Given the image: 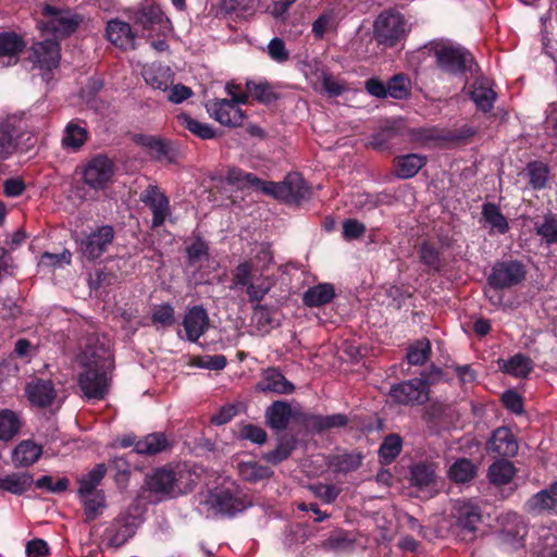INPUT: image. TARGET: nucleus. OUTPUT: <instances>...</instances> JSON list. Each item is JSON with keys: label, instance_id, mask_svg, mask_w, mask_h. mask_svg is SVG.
Returning <instances> with one entry per match:
<instances>
[{"label": "nucleus", "instance_id": "obj_1", "mask_svg": "<svg viewBox=\"0 0 557 557\" xmlns=\"http://www.w3.org/2000/svg\"><path fill=\"white\" fill-rule=\"evenodd\" d=\"M233 84L226 85V90L231 95V99L213 100L207 104V110L214 120L220 124L231 127L240 126L244 122V111L237 106L238 103H247V94H234L232 88Z\"/></svg>", "mask_w": 557, "mask_h": 557}, {"label": "nucleus", "instance_id": "obj_2", "mask_svg": "<svg viewBox=\"0 0 557 557\" xmlns=\"http://www.w3.org/2000/svg\"><path fill=\"white\" fill-rule=\"evenodd\" d=\"M186 474L183 467L166 465L148 474L146 484L150 492L172 497L184 492L183 480Z\"/></svg>", "mask_w": 557, "mask_h": 557}, {"label": "nucleus", "instance_id": "obj_3", "mask_svg": "<svg viewBox=\"0 0 557 557\" xmlns=\"http://www.w3.org/2000/svg\"><path fill=\"white\" fill-rule=\"evenodd\" d=\"M437 66L451 75L472 72L475 64L473 55L460 46L443 45L434 50Z\"/></svg>", "mask_w": 557, "mask_h": 557}, {"label": "nucleus", "instance_id": "obj_4", "mask_svg": "<svg viewBox=\"0 0 557 557\" xmlns=\"http://www.w3.org/2000/svg\"><path fill=\"white\" fill-rule=\"evenodd\" d=\"M79 362L82 367L114 369L110 339L106 335H88L79 355Z\"/></svg>", "mask_w": 557, "mask_h": 557}, {"label": "nucleus", "instance_id": "obj_5", "mask_svg": "<svg viewBox=\"0 0 557 557\" xmlns=\"http://www.w3.org/2000/svg\"><path fill=\"white\" fill-rule=\"evenodd\" d=\"M406 34V21L399 13L383 12L374 22L373 36L379 45L392 48Z\"/></svg>", "mask_w": 557, "mask_h": 557}, {"label": "nucleus", "instance_id": "obj_6", "mask_svg": "<svg viewBox=\"0 0 557 557\" xmlns=\"http://www.w3.org/2000/svg\"><path fill=\"white\" fill-rule=\"evenodd\" d=\"M83 368L85 370L78 376V386L84 396L88 399H103L109 392L114 369Z\"/></svg>", "mask_w": 557, "mask_h": 557}, {"label": "nucleus", "instance_id": "obj_7", "mask_svg": "<svg viewBox=\"0 0 557 557\" xmlns=\"http://www.w3.org/2000/svg\"><path fill=\"white\" fill-rule=\"evenodd\" d=\"M429 380L421 374V377H414L392 385L389 396L392 399L405 406L422 405L429 399Z\"/></svg>", "mask_w": 557, "mask_h": 557}, {"label": "nucleus", "instance_id": "obj_8", "mask_svg": "<svg viewBox=\"0 0 557 557\" xmlns=\"http://www.w3.org/2000/svg\"><path fill=\"white\" fill-rule=\"evenodd\" d=\"M136 26H140L144 32L157 35H165L172 30V24L159 5H144L135 10L131 16Z\"/></svg>", "mask_w": 557, "mask_h": 557}, {"label": "nucleus", "instance_id": "obj_9", "mask_svg": "<svg viewBox=\"0 0 557 557\" xmlns=\"http://www.w3.org/2000/svg\"><path fill=\"white\" fill-rule=\"evenodd\" d=\"M525 274V268L520 261H500L492 268L487 282L494 289H505L521 283Z\"/></svg>", "mask_w": 557, "mask_h": 557}, {"label": "nucleus", "instance_id": "obj_10", "mask_svg": "<svg viewBox=\"0 0 557 557\" xmlns=\"http://www.w3.org/2000/svg\"><path fill=\"white\" fill-rule=\"evenodd\" d=\"M114 174L113 162L103 154L90 159L83 170L84 183L95 190L104 189Z\"/></svg>", "mask_w": 557, "mask_h": 557}, {"label": "nucleus", "instance_id": "obj_11", "mask_svg": "<svg viewBox=\"0 0 557 557\" xmlns=\"http://www.w3.org/2000/svg\"><path fill=\"white\" fill-rule=\"evenodd\" d=\"M114 236L115 232L111 225H101L81 239L79 252L87 260H96L108 250Z\"/></svg>", "mask_w": 557, "mask_h": 557}, {"label": "nucleus", "instance_id": "obj_12", "mask_svg": "<svg viewBox=\"0 0 557 557\" xmlns=\"http://www.w3.org/2000/svg\"><path fill=\"white\" fill-rule=\"evenodd\" d=\"M42 15L48 18L46 29L58 36H67L75 32L82 18L70 10L59 9L51 4L42 7Z\"/></svg>", "mask_w": 557, "mask_h": 557}, {"label": "nucleus", "instance_id": "obj_13", "mask_svg": "<svg viewBox=\"0 0 557 557\" xmlns=\"http://www.w3.org/2000/svg\"><path fill=\"white\" fill-rule=\"evenodd\" d=\"M140 201L152 212L151 227L162 226L170 214V200L156 185H148L140 194Z\"/></svg>", "mask_w": 557, "mask_h": 557}, {"label": "nucleus", "instance_id": "obj_14", "mask_svg": "<svg viewBox=\"0 0 557 557\" xmlns=\"http://www.w3.org/2000/svg\"><path fill=\"white\" fill-rule=\"evenodd\" d=\"M518 450L517 438L511 430L506 426L497 428L486 443V451L493 457H515Z\"/></svg>", "mask_w": 557, "mask_h": 557}, {"label": "nucleus", "instance_id": "obj_15", "mask_svg": "<svg viewBox=\"0 0 557 557\" xmlns=\"http://www.w3.org/2000/svg\"><path fill=\"white\" fill-rule=\"evenodd\" d=\"M210 319L207 310L202 306L191 307L185 314L183 326L187 339L196 343L209 329Z\"/></svg>", "mask_w": 557, "mask_h": 557}, {"label": "nucleus", "instance_id": "obj_16", "mask_svg": "<svg viewBox=\"0 0 557 557\" xmlns=\"http://www.w3.org/2000/svg\"><path fill=\"white\" fill-rule=\"evenodd\" d=\"M33 62L40 69L52 70L60 62V45L55 40L35 42L32 47Z\"/></svg>", "mask_w": 557, "mask_h": 557}, {"label": "nucleus", "instance_id": "obj_17", "mask_svg": "<svg viewBox=\"0 0 557 557\" xmlns=\"http://www.w3.org/2000/svg\"><path fill=\"white\" fill-rule=\"evenodd\" d=\"M25 393L28 400L40 408L52 405L55 399V389L51 380L34 379L27 383Z\"/></svg>", "mask_w": 557, "mask_h": 557}, {"label": "nucleus", "instance_id": "obj_18", "mask_svg": "<svg viewBox=\"0 0 557 557\" xmlns=\"http://www.w3.org/2000/svg\"><path fill=\"white\" fill-rule=\"evenodd\" d=\"M106 35L109 41L121 49H135V34L126 22L119 18L109 21Z\"/></svg>", "mask_w": 557, "mask_h": 557}, {"label": "nucleus", "instance_id": "obj_19", "mask_svg": "<svg viewBox=\"0 0 557 557\" xmlns=\"http://www.w3.org/2000/svg\"><path fill=\"white\" fill-rule=\"evenodd\" d=\"M25 48L23 38L12 32H4L0 34V64L9 66L15 64L20 58L21 52Z\"/></svg>", "mask_w": 557, "mask_h": 557}, {"label": "nucleus", "instance_id": "obj_20", "mask_svg": "<svg viewBox=\"0 0 557 557\" xmlns=\"http://www.w3.org/2000/svg\"><path fill=\"white\" fill-rule=\"evenodd\" d=\"M557 504V481L553 482L531 498L524 505L525 511L532 515H541L545 511H553Z\"/></svg>", "mask_w": 557, "mask_h": 557}, {"label": "nucleus", "instance_id": "obj_21", "mask_svg": "<svg viewBox=\"0 0 557 557\" xmlns=\"http://www.w3.org/2000/svg\"><path fill=\"white\" fill-rule=\"evenodd\" d=\"M42 455V447L30 440L20 442L11 453L15 468H28L36 463Z\"/></svg>", "mask_w": 557, "mask_h": 557}, {"label": "nucleus", "instance_id": "obj_22", "mask_svg": "<svg viewBox=\"0 0 557 557\" xmlns=\"http://www.w3.org/2000/svg\"><path fill=\"white\" fill-rule=\"evenodd\" d=\"M454 517L458 527L468 532H474L482 522L480 508L470 502H457L454 507Z\"/></svg>", "mask_w": 557, "mask_h": 557}, {"label": "nucleus", "instance_id": "obj_23", "mask_svg": "<svg viewBox=\"0 0 557 557\" xmlns=\"http://www.w3.org/2000/svg\"><path fill=\"white\" fill-rule=\"evenodd\" d=\"M257 389L275 394H292L295 386L275 368H270L263 372L261 381L257 384Z\"/></svg>", "mask_w": 557, "mask_h": 557}, {"label": "nucleus", "instance_id": "obj_24", "mask_svg": "<svg viewBox=\"0 0 557 557\" xmlns=\"http://www.w3.org/2000/svg\"><path fill=\"white\" fill-rule=\"evenodd\" d=\"M143 77L149 86L161 91H168L174 82V73L171 67L156 63L144 69Z\"/></svg>", "mask_w": 557, "mask_h": 557}, {"label": "nucleus", "instance_id": "obj_25", "mask_svg": "<svg viewBox=\"0 0 557 557\" xmlns=\"http://www.w3.org/2000/svg\"><path fill=\"white\" fill-rule=\"evenodd\" d=\"M285 196L284 202L299 205L310 197V187L299 173H289L284 178Z\"/></svg>", "mask_w": 557, "mask_h": 557}, {"label": "nucleus", "instance_id": "obj_26", "mask_svg": "<svg viewBox=\"0 0 557 557\" xmlns=\"http://www.w3.org/2000/svg\"><path fill=\"white\" fill-rule=\"evenodd\" d=\"M209 503L215 511L230 516L242 511L244 507L243 502L226 488L215 490L211 493Z\"/></svg>", "mask_w": 557, "mask_h": 557}, {"label": "nucleus", "instance_id": "obj_27", "mask_svg": "<svg viewBox=\"0 0 557 557\" xmlns=\"http://www.w3.org/2000/svg\"><path fill=\"white\" fill-rule=\"evenodd\" d=\"M305 425L317 433H321L334 428H343L348 423V418L344 413L331 416L307 414L304 418Z\"/></svg>", "mask_w": 557, "mask_h": 557}, {"label": "nucleus", "instance_id": "obj_28", "mask_svg": "<svg viewBox=\"0 0 557 557\" xmlns=\"http://www.w3.org/2000/svg\"><path fill=\"white\" fill-rule=\"evenodd\" d=\"M138 143L148 149L150 156L158 161L175 162V150L164 140L154 136H141Z\"/></svg>", "mask_w": 557, "mask_h": 557}, {"label": "nucleus", "instance_id": "obj_29", "mask_svg": "<svg viewBox=\"0 0 557 557\" xmlns=\"http://www.w3.org/2000/svg\"><path fill=\"white\" fill-rule=\"evenodd\" d=\"M335 297V288L330 283H320L308 288L302 295V302L310 308L330 304Z\"/></svg>", "mask_w": 557, "mask_h": 557}, {"label": "nucleus", "instance_id": "obj_30", "mask_svg": "<svg viewBox=\"0 0 557 557\" xmlns=\"http://www.w3.org/2000/svg\"><path fill=\"white\" fill-rule=\"evenodd\" d=\"M23 428L20 414L11 409L0 410V442L8 443L16 437Z\"/></svg>", "mask_w": 557, "mask_h": 557}, {"label": "nucleus", "instance_id": "obj_31", "mask_svg": "<svg viewBox=\"0 0 557 557\" xmlns=\"http://www.w3.org/2000/svg\"><path fill=\"white\" fill-rule=\"evenodd\" d=\"M396 175L399 178L408 180L413 177L426 163V158L417 153L400 156L394 160Z\"/></svg>", "mask_w": 557, "mask_h": 557}, {"label": "nucleus", "instance_id": "obj_32", "mask_svg": "<svg viewBox=\"0 0 557 557\" xmlns=\"http://www.w3.org/2000/svg\"><path fill=\"white\" fill-rule=\"evenodd\" d=\"M267 422L273 430L283 431L292 418V407L286 401H274L265 411Z\"/></svg>", "mask_w": 557, "mask_h": 557}, {"label": "nucleus", "instance_id": "obj_33", "mask_svg": "<svg viewBox=\"0 0 557 557\" xmlns=\"http://www.w3.org/2000/svg\"><path fill=\"white\" fill-rule=\"evenodd\" d=\"M363 455L360 451L333 455L329 459V467L336 473H349L358 470L362 463Z\"/></svg>", "mask_w": 557, "mask_h": 557}, {"label": "nucleus", "instance_id": "obj_34", "mask_svg": "<svg viewBox=\"0 0 557 557\" xmlns=\"http://www.w3.org/2000/svg\"><path fill=\"white\" fill-rule=\"evenodd\" d=\"M470 98L475 103L476 108L482 112H490L496 100V92L487 82L476 81L473 84V89L470 92Z\"/></svg>", "mask_w": 557, "mask_h": 557}, {"label": "nucleus", "instance_id": "obj_35", "mask_svg": "<svg viewBox=\"0 0 557 557\" xmlns=\"http://www.w3.org/2000/svg\"><path fill=\"white\" fill-rule=\"evenodd\" d=\"M33 484L34 478L29 472L12 473L0 478V490L15 495L25 493Z\"/></svg>", "mask_w": 557, "mask_h": 557}, {"label": "nucleus", "instance_id": "obj_36", "mask_svg": "<svg viewBox=\"0 0 557 557\" xmlns=\"http://www.w3.org/2000/svg\"><path fill=\"white\" fill-rule=\"evenodd\" d=\"M516 468L512 462L500 459L488 467L487 478L496 486L508 484L516 475Z\"/></svg>", "mask_w": 557, "mask_h": 557}, {"label": "nucleus", "instance_id": "obj_37", "mask_svg": "<svg viewBox=\"0 0 557 557\" xmlns=\"http://www.w3.org/2000/svg\"><path fill=\"white\" fill-rule=\"evenodd\" d=\"M16 128L11 120L0 122V160L8 159L16 149Z\"/></svg>", "mask_w": 557, "mask_h": 557}, {"label": "nucleus", "instance_id": "obj_38", "mask_svg": "<svg viewBox=\"0 0 557 557\" xmlns=\"http://www.w3.org/2000/svg\"><path fill=\"white\" fill-rule=\"evenodd\" d=\"M169 447L166 436L161 433H151L135 444V451L143 455H156Z\"/></svg>", "mask_w": 557, "mask_h": 557}, {"label": "nucleus", "instance_id": "obj_39", "mask_svg": "<svg viewBox=\"0 0 557 557\" xmlns=\"http://www.w3.org/2000/svg\"><path fill=\"white\" fill-rule=\"evenodd\" d=\"M106 473L107 467L104 463L96 465L87 474L79 479L78 494L82 497L92 496Z\"/></svg>", "mask_w": 557, "mask_h": 557}, {"label": "nucleus", "instance_id": "obj_40", "mask_svg": "<svg viewBox=\"0 0 557 557\" xmlns=\"http://www.w3.org/2000/svg\"><path fill=\"white\" fill-rule=\"evenodd\" d=\"M245 86L248 98L251 97L260 103L269 104L278 98L277 94L273 91L272 86L267 81L257 82L247 79Z\"/></svg>", "mask_w": 557, "mask_h": 557}, {"label": "nucleus", "instance_id": "obj_41", "mask_svg": "<svg viewBox=\"0 0 557 557\" xmlns=\"http://www.w3.org/2000/svg\"><path fill=\"white\" fill-rule=\"evenodd\" d=\"M238 473L244 481L257 483L272 476L273 471L256 461H242L237 466Z\"/></svg>", "mask_w": 557, "mask_h": 557}, {"label": "nucleus", "instance_id": "obj_42", "mask_svg": "<svg viewBox=\"0 0 557 557\" xmlns=\"http://www.w3.org/2000/svg\"><path fill=\"white\" fill-rule=\"evenodd\" d=\"M296 448V438L293 435H282L275 449L263 455V459L273 465L286 460Z\"/></svg>", "mask_w": 557, "mask_h": 557}, {"label": "nucleus", "instance_id": "obj_43", "mask_svg": "<svg viewBox=\"0 0 557 557\" xmlns=\"http://www.w3.org/2000/svg\"><path fill=\"white\" fill-rule=\"evenodd\" d=\"M482 216L493 231L499 234L508 232V221L497 205L492 202L484 203L482 207Z\"/></svg>", "mask_w": 557, "mask_h": 557}, {"label": "nucleus", "instance_id": "obj_44", "mask_svg": "<svg viewBox=\"0 0 557 557\" xmlns=\"http://www.w3.org/2000/svg\"><path fill=\"white\" fill-rule=\"evenodd\" d=\"M87 137V129L78 123L71 121L65 126L62 145L67 149L77 150L86 143Z\"/></svg>", "mask_w": 557, "mask_h": 557}, {"label": "nucleus", "instance_id": "obj_45", "mask_svg": "<svg viewBox=\"0 0 557 557\" xmlns=\"http://www.w3.org/2000/svg\"><path fill=\"white\" fill-rule=\"evenodd\" d=\"M476 470V466L470 459L460 458L450 466L448 475L454 482L466 483L475 478Z\"/></svg>", "mask_w": 557, "mask_h": 557}, {"label": "nucleus", "instance_id": "obj_46", "mask_svg": "<svg viewBox=\"0 0 557 557\" xmlns=\"http://www.w3.org/2000/svg\"><path fill=\"white\" fill-rule=\"evenodd\" d=\"M435 463L419 462L411 467V483L420 488L430 486L435 481Z\"/></svg>", "mask_w": 557, "mask_h": 557}, {"label": "nucleus", "instance_id": "obj_47", "mask_svg": "<svg viewBox=\"0 0 557 557\" xmlns=\"http://www.w3.org/2000/svg\"><path fill=\"white\" fill-rule=\"evenodd\" d=\"M177 121L181 126L188 129L190 133L196 135L201 139H212L216 136L215 131L206 123H201L195 119H193L187 113H181L177 115Z\"/></svg>", "mask_w": 557, "mask_h": 557}, {"label": "nucleus", "instance_id": "obj_48", "mask_svg": "<svg viewBox=\"0 0 557 557\" xmlns=\"http://www.w3.org/2000/svg\"><path fill=\"white\" fill-rule=\"evenodd\" d=\"M534 228L546 245L557 244V214H545L542 222L535 223Z\"/></svg>", "mask_w": 557, "mask_h": 557}, {"label": "nucleus", "instance_id": "obj_49", "mask_svg": "<svg viewBox=\"0 0 557 557\" xmlns=\"http://www.w3.org/2000/svg\"><path fill=\"white\" fill-rule=\"evenodd\" d=\"M502 369L513 376L525 377L532 371L533 362L529 357L517 354L504 361Z\"/></svg>", "mask_w": 557, "mask_h": 557}, {"label": "nucleus", "instance_id": "obj_50", "mask_svg": "<svg viewBox=\"0 0 557 557\" xmlns=\"http://www.w3.org/2000/svg\"><path fill=\"white\" fill-rule=\"evenodd\" d=\"M403 441L398 434L387 435L379 449L380 461L389 465L401 451Z\"/></svg>", "mask_w": 557, "mask_h": 557}, {"label": "nucleus", "instance_id": "obj_51", "mask_svg": "<svg viewBox=\"0 0 557 557\" xmlns=\"http://www.w3.org/2000/svg\"><path fill=\"white\" fill-rule=\"evenodd\" d=\"M431 356V342L428 338H421L410 345L407 351V360L413 366H423Z\"/></svg>", "mask_w": 557, "mask_h": 557}, {"label": "nucleus", "instance_id": "obj_52", "mask_svg": "<svg viewBox=\"0 0 557 557\" xmlns=\"http://www.w3.org/2000/svg\"><path fill=\"white\" fill-rule=\"evenodd\" d=\"M529 184L533 189H543L547 185L549 169L543 162L533 161L527 165Z\"/></svg>", "mask_w": 557, "mask_h": 557}, {"label": "nucleus", "instance_id": "obj_53", "mask_svg": "<svg viewBox=\"0 0 557 557\" xmlns=\"http://www.w3.org/2000/svg\"><path fill=\"white\" fill-rule=\"evenodd\" d=\"M252 272L251 261L240 262L233 271L231 288L248 286L251 283Z\"/></svg>", "mask_w": 557, "mask_h": 557}, {"label": "nucleus", "instance_id": "obj_54", "mask_svg": "<svg viewBox=\"0 0 557 557\" xmlns=\"http://www.w3.org/2000/svg\"><path fill=\"white\" fill-rule=\"evenodd\" d=\"M409 81L401 74L393 76L387 85V96L394 99H404L409 95Z\"/></svg>", "mask_w": 557, "mask_h": 557}, {"label": "nucleus", "instance_id": "obj_55", "mask_svg": "<svg viewBox=\"0 0 557 557\" xmlns=\"http://www.w3.org/2000/svg\"><path fill=\"white\" fill-rule=\"evenodd\" d=\"M420 259L421 261L433 270H440L442 267V260L440 251L429 242H423L420 246Z\"/></svg>", "mask_w": 557, "mask_h": 557}, {"label": "nucleus", "instance_id": "obj_56", "mask_svg": "<svg viewBox=\"0 0 557 557\" xmlns=\"http://www.w3.org/2000/svg\"><path fill=\"white\" fill-rule=\"evenodd\" d=\"M313 495L326 504L335 502L341 490L332 484L317 483L309 486Z\"/></svg>", "mask_w": 557, "mask_h": 557}, {"label": "nucleus", "instance_id": "obj_57", "mask_svg": "<svg viewBox=\"0 0 557 557\" xmlns=\"http://www.w3.org/2000/svg\"><path fill=\"white\" fill-rule=\"evenodd\" d=\"M193 364L201 369L220 371L226 367L227 359L224 355L197 357L194 359Z\"/></svg>", "mask_w": 557, "mask_h": 557}, {"label": "nucleus", "instance_id": "obj_58", "mask_svg": "<svg viewBox=\"0 0 557 557\" xmlns=\"http://www.w3.org/2000/svg\"><path fill=\"white\" fill-rule=\"evenodd\" d=\"M239 437L255 444L262 445L267 442V432L255 424H246L239 431Z\"/></svg>", "mask_w": 557, "mask_h": 557}, {"label": "nucleus", "instance_id": "obj_59", "mask_svg": "<svg viewBox=\"0 0 557 557\" xmlns=\"http://www.w3.org/2000/svg\"><path fill=\"white\" fill-rule=\"evenodd\" d=\"M153 323L161 324L162 326H171L175 319H174V309L169 304H163L158 306L151 317Z\"/></svg>", "mask_w": 557, "mask_h": 557}, {"label": "nucleus", "instance_id": "obj_60", "mask_svg": "<svg viewBox=\"0 0 557 557\" xmlns=\"http://www.w3.org/2000/svg\"><path fill=\"white\" fill-rule=\"evenodd\" d=\"M36 487L45 488L52 493L64 492L69 487V480L66 478L59 479L57 483H53V479L50 475H44L34 482Z\"/></svg>", "mask_w": 557, "mask_h": 557}, {"label": "nucleus", "instance_id": "obj_61", "mask_svg": "<svg viewBox=\"0 0 557 557\" xmlns=\"http://www.w3.org/2000/svg\"><path fill=\"white\" fill-rule=\"evenodd\" d=\"M268 53L272 60L278 63H284L289 59V52L286 50L284 41L277 37L270 40Z\"/></svg>", "mask_w": 557, "mask_h": 557}, {"label": "nucleus", "instance_id": "obj_62", "mask_svg": "<svg viewBox=\"0 0 557 557\" xmlns=\"http://www.w3.org/2000/svg\"><path fill=\"white\" fill-rule=\"evenodd\" d=\"M366 226L356 219H348L343 222V236L345 239H357L363 236Z\"/></svg>", "mask_w": 557, "mask_h": 557}, {"label": "nucleus", "instance_id": "obj_63", "mask_svg": "<svg viewBox=\"0 0 557 557\" xmlns=\"http://www.w3.org/2000/svg\"><path fill=\"white\" fill-rule=\"evenodd\" d=\"M412 139L420 143H429L441 140L444 137L440 134V131L435 127H420L414 128L410 132Z\"/></svg>", "mask_w": 557, "mask_h": 557}, {"label": "nucleus", "instance_id": "obj_64", "mask_svg": "<svg viewBox=\"0 0 557 557\" xmlns=\"http://www.w3.org/2000/svg\"><path fill=\"white\" fill-rule=\"evenodd\" d=\"M252 321L256 322L259 330L267 329L272 323L270 310L267 306L257 304L252 307Z\"/></svg>", "mask_w": 557, "mask_h": 557}]
</instances>
